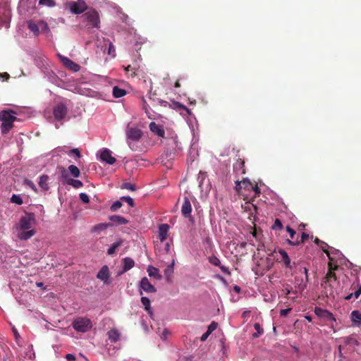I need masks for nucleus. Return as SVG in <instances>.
<instances>
[{"instance_id":"39448f33","label":"nucleus","mask_w":361,"mask_h":361,"mask_svg":"<svg viewBox=\"0 0 361 361\" xmlns=\"http://www.w3.org/2000/svg\"><path fill=\"white\" fill-rule=\"evenodd\" d=\"M82 18L87 23L85 26L87 29H90L92 27H99V16L95 10H91L86 12L83 16H82Z\"/></svg>"},{"instance_id":"864d4df0","label":"nucleus","mask_w":361,"mask_h":361,"mask_svg":"<svg viewBox=\"0 0 361 361\" xmlns=\"http://www.w3.org/2000/svg\"><path fill=\"white\" fill-rule=\"evenodd\" d=\"M235 190L238 192H240V190L243 188L242 181H240L239 180H236L235 181Z\"/></svg>"},{"instance_id":"13d9d810","label":"nucleus","mask_w":361,"mask_h":361,"mask_svg":"<svg viewBox=\"0 0 361 361\" xmlns=\"http://www.w3.org/2000/svg\"><path fill=\"white\" fill-rule=\"evenodd\" d=\"M159 104L161 106H164V107H166V106H169V104H171V103L166 102V101H164V100H161L160 99L159 101Z\"/></svg>"},{"instance_id":"473e14b6","label":"nucleus","mask_w":361,"mask_h":361,"mask_svg":"<svg viewBox=\"0 0 361 361\" xmlns=\"http://www.w3.org/2000/svg\"><path fill=\"white\" fill-rule=\"evenodd\" d=\"M113 96L115 98H120L123 97L126 94V91L123 89L119 88L117 86L114 87L113 88Z\"/></svg>"},{"instance_id":"aec40b11","label":"nucleus","mask_w":361,"mask_h":361,"mask_svg":"<svg viewBox=\"0 0 361 361\" xmlns=\"http://www.w3.org/2000/svg\"><path fill=\"white\" fill-rule=\"evenodd\" d=\"M209 262L214 266L219 267L223 273L231 275V272L229 271L228 267L221 265L220 259L214 255L210 257L209 258Z\"/></svg>"},{"instance_id":"de8ad7c7","label":"nucleus","mask_w":361,"mask_h":361,"mask_svg":"<svg viewBox=\"0 0 361 361\" xmlns=\"http://www.w3.org/2000/svg\"><path fill=\"white\" fill-rule=\"evenodd\" d=\"M79 196H80V199L81 200V201L82 202L88 203L90 202L89 196L86 193L82 192L80 194Z\"/></svg>"},{"instance_id":"423d86ee","label":"nucleus","mask_w":361,"mask_h":361,"mask_svg":"<svg viewBox=\"0 0 361 361\" xmlns=\"http://www.w3.org/2000/svg\"><path fill=\"white\" fill-rule=\"evenodd\" d=\"M65 8L69 9L72 13L80 14L87 10V6L84 0H78L67 1L65 4Z\"/></svg>"},{"instance_id":"ea45409f","label":"nucleus","mask_w":361,"mask_h":361,"mask_svg":"<svg viewBox=\"0 0 361 361\" xmlns=\"http://www.w3.org/2000/svg\"><path fill=\"white\" fill-rule=\"evenodd\" d=\"M39 4L42 6L53 7L56 5V2L54 0H39Z\"/></svg>"},{"instance_id":"6ab92c4d","label":"nucleus","mask_w":361,"mask_h":361,"mask_svg":"<svg viewBox=\"0 0 361 361\" xmlns=\"http://www.w3.org/2000/svg\"><path fill=\"white\" fill-rule=\"evenodd\" d=\"M140 288L147 293H155L156 288L150 283L147 277H144L140 281Z\"/></svg>"},{"instance_id":"2eb2a0df","label":"nucleus","mask_w":361,"mask_h":361,"mask_svg":"<svg viewBox=\"0 0 361 361\" xmlns=\"http://www.w3.org/2000/svg\"><path fill=\"white\" fill-rule=\"evenodd\" d=\"M149 128L151 132L157 136L164 138L165 137V131L163 128V126L156 123L155 122H151L149 125Z\"/></svg>"},{"instance_id":"9d476101","label":"nucleus","mask_w":361,"mask_h":361,"mask_svg":"<svg viewBox=\"0 0 361 361\" xmlns=\"http://www.w3.org/2000/svg\"><path fill=\"white\" fill-rule=\"evenodd\" d=\"M58 56L60 59L61 62L66 68L73 72H78L80 71V66L78 63H75L68 57L61 54H58Z\"/></svg>"},{"instance_id":"bb28decb","label":"nucleus","mask_w":361,"mask_h":361,"mask_svg":"<svg viewBox=\"0 0 361 361\" xmlns=\"http://www.w3.org/2000/svg\"><path fill=\"white\" fill-rule=\"evenodd\" d=\"M49 177L46 174H43L41 176H39V180L38 182V184L42 190H49Z\"/></svg>"},{"instance_id":"2f4dec72","label":"nucleus","mask_w":361,"mask_h":361,"mask_svg":"<svg viewBox=\"0 0 361 361\" xmlns=\"http://www.w3.org/2000/svg\"><path fill=\"white\" fill-rule=\"evenodd\" d=\"M108 336L112 342H116L120 338V334L116 329H111L108 332Z\"/></svg>"},{"instance_id":"412c9836","label":"nucleus","mask_w":361,"mask_h":361,"mask_svg":"<svg viewBox=\"0 0 361 361\" xmlns=\"http://www.w3.org/2000/svg\"><path fill=\"white\" fill-rule=\"evenodd\" d=\"M169 226L166 224H161L159 226V238L161 242H164L168 237Z\"/></svg>"},{"instance_id":"4c0bfd02","label":"nucleus","mask_w":361,"mask_h":361,"mask_svg":"<svg viewBox=\"0 0 361 361\" xmlns=\"http://www.w3.org/2000/svg\"><path fill=\"white\" fill-rule=\"evenodd\" d=\"M173 266H174V260L172 262V263L168 266L165 270H164V274L167 279H169L172 274L173 273Z\"/></svg>"},{"instance_id":"a19ab883","label":"nucleus","mask_w":361,"mask_h":361,"mask_svg":"<svg viewBox=\"0 0 361 361\" xmlns=\"http://www.w3.org/2000/svg\"><path fill=\"white\" fill-rule=\"evenodd\" d=\"M242 184L243 188L247 190H250L253 185L252 183L247 178H243L242 180Z\"/></svg>"},{"instance_id":"9b49d317","label":"nucleus","mask_w":361,"mask_h":361,"mask_svg":"<svg viewBox=\"0 0 361 361\" xmlns=\"http://www.w3.org/2000/svg\"><path fill=\"white\" fill-rule=\"evenodd\" d=\"M142 136V132L137 128H128L126 130V137L128 140L137 142Z\"/></svg>"},{"instance_id":"1a4fd4ad","label":"nucleus","mask_w":361,"mask_h":361,"mask_svg":"<svg viewBox=\"0 0 361 361\" xmlns=\"http://www.w3.org/2000/svg\"><path fill=\"white\" fill-rule=\"evenodd\" d=\"M191 212L192 205L190 200L188 197H184L183 202L181 207V214L185 218L188 219L190 221H193Z\"/></svg>"},{"instance_id":"e2e57ef3","label":"nucleus","mask_w":361,"mask_h":361,"mask_svg":"<svg viewBox=\"0 0 361 361\" xmlns=\"http://www.w3.org/2000/svg\"><path fill=\"white\" fill-rule=\"evenodd\" d=\"M303 271L305 274L306 281H308V270H307V269L304 267L303 268Z\"/></svg>"},{"instance_id":"393cba45","label":"nucleus","mask_w":361,"mask_h":361,"mask_svg":"<svg viewBox=\"0 0 361 361\" xmlns=\"http://www.w3.org/2000/svg\"><path fill=\"white\" fill-rule=\"evenodd\" d=\"M123 271L122 273L126 272L133 268L135 265V262L132 258L126 257L122 260Z\"/></svg>"},{"instance_id":"c756f323","label":"nucleus","mask_w":361,"mask_h":361,"mask_svg":"<svg viewBox=\"0 0 361 361\" xmlns=\"http://www.w3.org/2000/svg\"><path fill=\"white\" fill-rule=\"evenodd\" d=\"M169 107L175 110H185L188 114H190V111L183 104L178 102H173L169 104Z\"/></svg>"},{"instance_id":"bf43d9fd","label":"nucleus","mask_w":361,"mask_h":361,"mask_svg":"<svg viewBox=\"0 0 361 361\" xmlns=\"http://www.w3.org/2000/svg\"><path fill=\"white\" fill-rule=\"evenodd\" d=\"M66 358L68 361H75V355L73 354H67Z\"/></svg>"},{"instance_id":"4d7b16f0","label":"nucleus","mask_w":361,"mask_h":361,"mask_svg":"<svg viewBox=\"0 0 361 361\" xmlns=\"http://www.w3.org/2000/svg\"><path fill=\"white\" fill-rule=\"evenodd\" d=\"M290 310H291L290 308L281 310L280 311V314H281V316H286L290 312Z\"/></svg>"},{"instance_id":"f3484780","label":"nucleus","mask_w":361,"mask_h":361,"mask_svg":"<svg viewBox=\"0 0 361 361\" xmlns=\"http://www.w3.org/2000/svg\"><path fill=\"white\" fill-rule=\"evenodd\" d=\"M279 253L280 254V255L281 256V259L280 260V262L281 263H283V265L286 267V268H288L290 269H292L293 268V264H291V261H290V259L288 255V253L286 252V251H285L283 249H280L279 250Z\"/></svg>"},{"instance_id":"49530a36","label":"nucleus","mask_w":361,"mask_h":361,"mask_svg":"<svg viewBox=\"0 0 361 361\" xmlns=\"http://www.w3.org/2000/svg\"><path fill=\"white\" fill-rule=\"evenodd\" d=\"M282 228H283V225H282L281 221L279 219H276L275 220L274 225L272 226V228L274 230H276V229L281 230Z\"/></svg>"},{"instance_id":"7ed1b4c3","label":"nucleus","mask_w":361,"mask_h":361,"mask_svg":"<svg viewBox=\"0 0 361 361\" xmlns=\"http://www.w3.org/2000/svg\"><path fill=\"white\" fill-rule=\"evenodd\" d=\"M16 113L11 109H4L0 111L1 132L6 135L13 128L14 121L17 120Z\"/></svg>"},{"instance_id":"774afa93","label":"nucleus","mask_w":361,"mask_h":361,"mask_svg":"<svg viewBox=\"0 0 361 361\" xmlns=\"http://www.w3.org/2000/svg\"><path fill=\"white\" fill-rule=\"evenodd\" d=\"M174 87L178 88V87H180V84L179 82V80H177L176 82H175V85H174Z\"/></svg>"},{"instance_id":"a878e982","label":"nucleus","mask_w":361,"mask_h":361,"mask_svg":"<svg viewBox=\"0 0 361 361\" xmlns=\"http://www.w3.org/2000/svg\"><path fill=\"white\" fill-rule=\"evenodd\" d=\"M308 238H309L308 234H307L305 233H302L300 239L298 238L295 240H291L287 239L286 242L290 245H298L301 243H303L305 240H307L308 239Z\"/></svg>"},{"instance_id":"6e6d98bb","label":"nucleus","mask_w":361,"mask_h":361,"mask_svg":"<svg viewBox=\"0 0 361 361\" xmlns=\"http://www.w3.org/2000/svg\"><path fill=\"white\" fill-rule=\"evenodd\" d=\"M286 231L289 233L290 238L293 240L295 235V231L289 226H286Z\"/></svg>"},{"instance_id":"4be33fe9","label":"nucleus","mask_w":361,"mask_h":361,"mask_svg":"<svg viewBox=\"0 0 361 361\" xmlns=\"http://www.w3.org/2000/svg\"><path fill=\"white\" fill-rule=\"evenodd\" d=\"M39 27H42V29L44 28V29H48V26H47V24L46 23H44V22H41L39 23V25L36 24V23H30L28 24V27L29 29L34 32V34L37 36L39 34Z\"/></svg>"},{"instance_id":"69168bd1","label":"nucleus","mask_w":361,"mask_h":361,"mask_svg":"<svg viewBox=\"0 0 361 361\" xmlns=\"http://www.w3.org/2000/svg\"><path fill=\"white\" fill-rule=\"evenodd\" d=\"M165 249H166V252H169V251L170 250V245L169 243H166V245H165Z\"/></svg>"},{"instance_id":"0eeeda50","label":"nucleus","mask_w":361,"mask_h":361,"mask_svg":"<svg viewBox=\"0 0 361 361\" xmlns=\"http://www.w3.org/2000/svg\"><path fill=\"white\" fill-rule=\"evenodd\" d=\"M73 328L80 332H86L92 326L91 322L87 318H78L73 322Z\"/></svg>"},{"instance_id":"5701e85b","label":"nucleus","mask_w":361,"mask_h":361,"mask_svg":"<svg viewBox=\"0 0 361 361\" xmlns=\"http://www.w3.org/2000/svg\"><path fill=\"white\" fill-rule=\"evenodd\" d=\"M114 224H109V223H100L94 225L92 228L91 231L92 233H100L102 231L106 230L109 227L113 226Z\"/></svg>"},{"instance_id":"4468645a","label":"nucleus","mask_w":361,"mask_h":361,"mask_svg":"<svg viewBox=\"0 0 361 361\" xmlns=\"http://www.w3.org/2000/svg\"><path fill=\"white\" fill-rule=\"evenodd\" d=\"M233 171L236 176L245 174L246 173V170L244 160L238 158L233 164Z\"/></svg>"},{"instance_id":"ddd939ff","label":"nucleus","mask_w":361,"mask_h":361,"mask_svg":"<svg viewBox=\"0 0 361 361\" xmlns=\"http://www.w3.org/2000/svg\"><path fill=\"white\" fill-rule=\"evenodd\" d=\"M349 283L351 284L350 290V293H348L346 296L344 297L345 300H350L353 296L355 297V299L358 298V297L361 294V286L359 283H357L355 286V282L351 283V281L349 280Z\"/></svg>"},{"instance_id":"b1692460","label":"nucleus","mask_w":361,"mask_h":361,"mask_svg":"<svg viewBox=\"0 0 361 361\" xmlns=\"http://www.w3.org/2000/svg\"><path fill=\"white\" fill-rule=\"evenodd\" d=\"M109 219L116 225H123L128 223V221L126 219L119 215L110 216Z\"/></svg>"},{"instance_id":"72a5a7b5","label":"nucleus","mask_w":361,"mask_h":361,"mask_svg":"<svg viewBox=\"0 0 361 361\" xmlns=\"http://www.w3.org/2000/svg\"><path fill=\"white\" fill-rule=\"evenodd\" d=\"M123 244V242L121 240L117 241L111 245V246L108 249L107 254L109 255H114L116 250L120 247Z\"/></svg>"},{"instance_id":"cd10ccee","label":"nucleus","mask_w":361,"mask_h":361,"mask_svg":"<svg viewBox=\"0 0 361 361\" xmlns=\"http://www.w3.org/2000/svg\"><path fill=\"white\" fill-rule=\"evenodd\" d=\"M350 319L354 324L361 325V312L358 310H353L350 313Z\"/></svg>"},{"instance_id":"6e6552de","label":"nucleus","mask_w":361,"mask_h":361,"mask_svg":"<svg viewBox=\"0 0 361 361\" xmlns=\"http://www.w3.org/2000/svg\"><path fill=\"white\" fill-rule=\"evenodd\" d=\"M68 109L66 106L63 103H59L56 105L53 110L54 118L56 121H62L67 115Z\"/></svg>"},{"instance_id":"58836bf2","label":"nucleus","mask_w":361,"mask_h":361,"mask_svg":"<svg viewBox=\"0 0 361 361\" xmlns=\"http://www.w3.org/2000/svg\"><path fill=\"white\" fill-rule=\"evenodd\" d=\"M141 302L144 305L145 310H147V312H149L150 309H151V306H150L151 302H150V300L148 298H147V297H142L141 298Z\"/></svg>"},{"instance_id":"5fc2aeb1","label":"nucleus","mask_w":361,"mask_h":361,"mask_svg":"<svg viewBox=\"0 0 361 361\" xmlns=\"http://www.w3.org/2000/svg\"><path fill=\"white\" fill-rule=\"evenodd\" d=\"M250 190H252L255 192V196H259L261 191H260V189L259 188L257 184L252 185V187L251 188Z\"/></svg>"},{"instance_id":"680f3d73","label":"nucleus","mask_w":361,"mask_h":361,"mask_svg":"<svg viewBox=\"0 0 361 361\" xmlns=\"http://www.w3.org/2000/svg\"><path fill=\"white\" fill-rule=\"evenodd\" d=\"M0 77L2 78L3 79L7 80L9 79L10 78V75L8 73H0Z\"/></svg>"},{"instance_id":"f257e3e1","label":"nucleus","mask_w":361,"mask_h":361,"mask_svg":"<svg viewBox=\"0 0 361 361\" xmlns=\"http://www.w3.org/2000/svg\"><path fill=\"white\" fill-rule=\"evenodd\" d=\"M320 247L322 250L326 253L329 258V270L326 274L324 281L322 283V286L324 289V293L326 297L334 299L338 295V293L337 292L338 282L337 281V277L334 271L336 270L338 266L337 265L336 262H334V258L331 257L330 253L326 250L328 245L324 242H321Z\"/></svg>"},{"instance_id":"338daca9","label":"nucleus","mask_w":361,"mask_h":361,"mask_svg":"<svg viewBox=\"0 0 361 361\" xmlns=\"http://www.w3.org/2000/svg\"><path fill=\"white\" fill-rule=\"evenodd\" d=\"M283 291L285 292L286 295H288L290 293V290L288 288H286L285 290H283Z\"/></svg>"},{"instance_id":"603ef678","label":"nucleus","mask_w":361,"mask_h":361,"mask_svg":"<svg viewBox=\"0 0 361 361\" xmlns=\"http://www.w3.org/2000/svg\"><path fill=\"white\" fill-rule=\"evenodd\" d=\"M25 183L27 186H29L32 190H33L34 191H35V192L37 191V188H36L35 183L32 180L26 179L25 180Z\"/></svg>"},{"instance_id":"f8f14e48","label":"nucleus","mask_w":361,"mask_h":361,"mask_svg":"<svg viewBox=\"0 0 361 361\" xmlns=\"http://www.w3.org/2000/svg\"><path fill=\"white\" fill-rule=\"evenodd\" d=\"M167 152L170 154L174 153L177 148H179L178 136L176 135L171 137H166Z\"/></svg>"},{"instance_id":"c9c22d12","label":"nucleus","mask_w":361,"mask_h":361,"mask_svg":"<svg viewBox=\"0 0 361 361\" xmlns=\"http://www.w3.org/2000/svg\"><path fill=\"white\" fill-rule=\"evenodd\" d=\"M254 328L257 331V332H255L252 334L253 338H258L259 336L263 334L264 329L261 327V326L259 323H255L254 324Z\"/></svg>"},{"instance_id":"a18cd8bd","label":"nucleus","mask_w":361,"mask_h":361,"mask_svg":"<svg viewBox=\"0 0 361 361\" xmlns=\"http://www.w3.org/2000/svg\"><path fill=\"white\" fill-rule=\"evenodd\" d=\"M218 324L212 322L207 327V331L211 334L214 330L216 329Z\"/></svg>"},{"instance_id":"f704fd0d","label":"nucleus","mask_w":361,"mask_h":361,"mask_svg":"<svg viewBox=\"0 0 361 361\" xmlns=\"http://www.w3.org/2000/svg\"><path fill=\"white\" fill-rule=\"evenodd\" d=\"M68 171L74 178H78L80 175V169L75 165H70L68 168Z\"/></svg>"},{"instance_id":"dca6fc26","label":"nucleus","mask_w":361,"mask_h":361,"mask_svg":"<svg viewBox=\"0 0 361 361\" xmlns=\"http://www.w3.org/2000/svg\"><path fill=\"white\" fill-rule=\"evenodd\" d=\"M109 276H110L109 269L108 266H106V265L103 266L97 274V279L104 281V283H105V284L109 283L107 281Z\"/></svg>"},{"instance_id":"e433bc0d","label":"nucleus","mask_w":361,"mask_h":361,"mask_svg":"<svg viewBox=\"0 0 361 361\" xmlns=\"http://www.w3.org/2000/svg\"><path fill=\"white\" fill-rule=\"evenodd\" d=\"M147 273L149 276H154V277L158 276V279L161 278V276L159 275V269L152 266H149L148 267Z\"/></svg>"},{"instance_id":"3c124183","label":"nucleus","mask_w":361,"mask_h":361,"mask_svg":"<svg viewBox=\"0 0 361 361\" xmlns=\"http://www.w3.org/2000/svg\"><path fill=\"white\" fill-rule=\"evenodd\" d=\"M107 52H108L109 55H112L113 56H115L116 50H115L114 46L113 45V44L111 42H109Z\"/></svg>"},{"instance_id":"a211bd4d","label":"nucleus","mask_w":361,"mask_h":361,"mask_svg":"<svg viewBox=\"0 0 361 361\" xmlns=\"http://www.w3.org/2000/svg\"><path fill=\"white\" fill-rule=\"evenodd\" d=\"M100 159L109 164H114L116 159L111 156V152L109 149H105L100 154Z\"/></svg>"},{"instance_id":"c03bdc74","label":"nucleus","mask_w":361,"mask_h":361,"mask_svg":"<svg viewBox=\"0 0 361 361\" xmlns=\"http://www.w3.org/2000/svg\"><path fill=\"white\" fill-rule=\"evenodd\" d=\"M122 188L123 189H126V190H131V191H135L136 190V187L134 184H132L130 183H124L123 185H122Z\"/></svg>"},{"instance_id":"c85d7f7f","label":"nucleus","mask_w":361,"mask_h":361,"mask_svg":"<svg viewBox=\"0 0 361 361\" xmlns=\"http://www.w3.org/2000/svg\"><path fill=\"white\" fill-rule=\"evenodd\" d=\"M343 342L345 345H349L351 348H354L358 345V341L353 336H350L343 338Z\"/></svg>"},{"instance_id":"20e7f679","label":"nucleus","mask_w":361,"mask_h":361,"mask_svg":"<svg viewBox=\"0 0 361 361\" xmlns=\"http://www.w3.org/2000/svg\"><path fill=\"white\" fill-rule=\"evenodd\" d=\"M314 312L319 318L324 319V321L326 322V325L331 329L333 333H336V331L334 329V324L336 323V320L330 312L319 307H316Z\"/></svg>"},{"instance_id":"79ce46f5","label":"nucleus","mask_w":361,"mask_h":361,"mask_svg":"<svg viewBox=\"0 0 361 361\" xmlns=\"http://www.w3.org/2000/svg\"><path fill=\"white\" fill-rule=\"evenodd\" d=\"M11 202L16 203L18 205H21L23 203L22 198L18 195H13L11 198Z\"/></svg>"},{"instance_id":"f03ea898","label":"nucleus","mask_w":361,"mask_h":361,"mask_svg":"<svg viewBox=\"0 0 361 361\" xmlns=\"http://www.w3.org/2000/svg\"><path fill=\"white\" fill-rule=\"evenodd\" d=\"M35 215L33 213H27L22 216L19 221V226L22 231L19 232L18 238L20 240L30 239L35 234L34 229H30L35 224Z\"/></svg>"},{"instance_id":"8fccbe9b","label":"nucleus","mask_w":361,"mask_h":361,"mask_svg":"<svg viewBox=\"0 0 361 361\" xmlns=\"http://www.w3.org/2000/svg\"><path fill=\"white\" fill-rule=\"evenodd\" d=\"M121 200L126 201L130 207H134L133 200L129 196L122 197Z\"/></svg>"},{"instance_id":"052dcab7","label":"nucleus","mask_w":361,"mask_h":361,"mask_svg":"<svg viewBox=\"0 0 361 361\" xmlns=\"http://www.w3.org/2000/svg\"><path fill=\"white\" fill-rule=\"evenodd\" d=\"M210 335V334L207 331L204 334H202V336H201V341H204L207 339V338L209 337V336Z\"/></svg>"},{"instance_id":"09e8293b","label":"nucleus","mask_w":361,"mask_h":361,"mask_svg":"<svg viewBox=\"0 0 361 361\" xmlns=\"http://www.w3.org/2000/svg\"><path fill=\"white\" fill-rule=\"evenodd\" d=\"M68 154H74L78 159L81 157L80 152L78 148L72 149Z\"/></svg>"},{"instance_id":"0e129e2a","label":"nucleus","mask_w":361,"mask_h":361,"mask_svg":"<svg viewBox=\"0 0 361 361\" xmlns=\"http://www.w3.org/2000/svg\"><path fill=\"white\" fill-rule=\"evenodd\" d=\"M125 70H126V72L135 71V69H134V68H133L131 67V66H130V65H128V66L125 68Z\"/></svg>"},{"instance_id":"37998d69","label":"nucleus","mask_w":361,"mask_h":361,"mask_svg":"<svg viewBox=\"0 0 361 361\" xmlns=\"http://www.w3.org/2000/svg\"><path fill=\"white\" fill-rule=\"evenodd\" d=\"M122 203L120 201L114 202L110 207V210L113 212H116L118 209L122 207Z\"/></svg>"},{"instance_id":"7c9ffc66","label":"nucleus","mask_w":361,"mask_h":361,"mask_svg":"<svg viewBox=\"0 0 361 361\" xmlns=\"http://www.w3.org/2000/svg\"><path fill=\"white\" fill-rule=\"evenodd\" d=\"M66 183L75 188H80L83 186L82 181L78 179L66 178Z\"/></svg>"}]
</instances>
